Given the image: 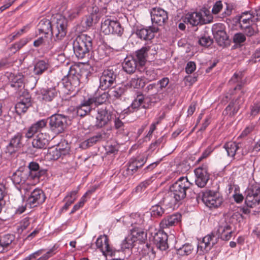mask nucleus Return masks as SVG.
Instances as JSON below:
<instances>
[{"label": "nucleus", "instance_id": "obj_16", "mask_svg": "<svg viewBox=\"0 0 260 260\" xmlns=\"http://www.w3.org/2000/svg\"><path fill=\"white\" fill-rule=\"evenodd\" d=\"M151 18L153 24L163 25L168 20V13L160 8H153L151 10Z\"/></svg>", "mask_w": 260, "mask_h": 260}, {"label": "nucleus", "instance_id": "obj_57", "mask_svg": "<svg viewBox=\"0 0 260 260\" xmlns=\"http://www.w3.org/2000/svg\"><path fill=\"white\" fill-rule=\"evenodd\" d=\"M146 100V99L144 98V95L142 94H138L135 99V101L140 104L142 107L144 109L149 108V105L145 103Z\"/></svg>", "mask_w": 260, "mask_h": 260}, {"label": "nucleus", "instance_id": "obj_14", "mask_svg": "<svg viewBox=\"0 0 260 260\" xmlns=\"http://www.w3.org/2000/svg\"><path fill=\"white\" fill-rule=\"evenodd\" d=\"M196 184L199 187L203 188L206 186L210 178L206 165H202L196 168L194 171Z\"/></svg>", "mask_w": 260, "mask_h": 260}, {"label": "nucleus", "instance_id": "obj_26", "mask_svg": "<svg viewBox=\"0 0 260 260\" xmlns=\"http://www.w3.org/2000/svg\"><path fill=\"white\" fill-rule=\"evenodd\" d=\"M47 123V120L41 119L32 124L26 131L25 136L27 139L31 138L35 134L40 132Z\"/></svg>", "mask_w": 260, "mask_h": 260}, {"label": "nucleus", "instance_id": "obj_47", "mask_svg": "<svg viewBox=\"0 0 260 260\" xmlns=\"http://www.w3.org/2000/svg\"><path fill=\"white\" fill-rule=\"evenodd\" d=\"M193 247L191 244H185L177 249V253L181 256L188 255L191 253Z\"/></svg>", "mask_w": 260, "mask_h": 260}, {"label": "nucleus", "instance_id": "obj_58", "mask_svg": "<svg viewBox=\"0 0 260 260\" xmlns=\"http://www.w3.org/2000/svg\"><path fill=\"white\" fill-rule=\"evenodd\" d=\"M214 150V148L211 146H208L206 149L203 152L201 157L198 159V162H200L203 159L207 158Z\"/></svg>", "mask_w": 260, "mask_h": 260}, {"label": "nucleus", "instance_id": "obj_64", "mask_svg": "<svg viewBox=\"0 0 260 260\" xmlns=\"http://www.w3.org/2000/svg\"><path fill=\"white\" fill-rule=\"evenodd\" d=\"M242 79V74L241 72L236 73L231 78L230 80V82L232 83H235L236 82H239Z\"/></svg>", "mask_w": 260, "mask_h": 260}, {"label": "nucleus", "instance_id": "obj_50", "mask_svg": "<svg viewBox=\"0 0 260 260\" xmlns=\"http://www.w3.org/2000/svg\"><path fill=\"white\" fill-rule=\"evenodd\" d=\"M136 241L128 235L122 241L121 243L122 248L124 249L131 248L134 246V243Z\"/></svg>", "mask_w": 260, "mask_h": 260}, {"label": "nucleus", "instance_id": "obj_19", "mask_svg": "<svg viewBox=\"0 0 260 260\" xmlns=\"http://www.w3.org/2000/svg\"><path fill=\"white\" fill-rule=\"evenodd\" d=\"M112 113L107 107H101L98 110V114L96 117V126L102 127L111 120Z\"/></svg>", "mask_w": 260, "mask_h": 260}, {"label": "nucleus", "instance_id": "obj_23", "mask_svg": "<svg viewBox=\"0 0 260 260\" xmlns=\"http://www.w3.org/2000/svg\"><path fill=\"white\" fill-rule=\"evenodd\" d=\"M134 57H126L122 63V68L123 70L128 74H132L134 73L137 68L138 70L142 72V68Z\"/></svg>", "mask_w": 260, "mask_h": 260}, {"label": "nucleus", "instance_id": "obj_4", "mask_svg": "<svg viewBox=\"0 0 260 260\" xmlns=\"http://www.w3.org/2000/svg\"><path fill=\"white\" fill-rule=\"evenodd\" d=\"M82 71L77 66H72L70 67L68 74L62 79L64 84V92L67 94H72L76 90L80 84V80L82 77Z\"/></svg>", "mask_w": 260, "mask_h": 260}, {"label": "nucleus", "instance_id": "obj_59", "mask_svg": "<svg viewBox=\"0 0 260 260\" xmlns=\"http://www.w3.org/2000/svg\"><path fill=\"white\" fill-rule=\"evenodd\" d=\"M91 10H88V11L90 12V15L93 16L95 19H99L101 17V14L99 13V8L96 6H93L90 8Z\"/></svg>", "mask_w": 260, "mask_h": 260}, {"label": "nucleus", "instance_id": "obj_63", "mask_svg": "<svg viewBox=\"0 0 260 260\" xmlns=\"http://www.w3.org/2000/svg\"><path fill=\"white\" fill-rule=\"evenodd\" d=\"M134 160V162L135 163V166H138V169L142 167L144 165L146 162V159L144 157L140 158H132Z\"/></svg>", "mask_w": 260, "mask_h": 260}, {"label": "nucleus", "instance_id": "obj_53", "mask_svg": "<svg viewBox=\"0 0 260 260\" xmlns=\"http://www.w3.org/2000/svg\"><path fill=\"white\" fill-rule=\"evenodd\" d=\"M246 40L245 36L241 32H238L234 35L233 37V42L236 44H241L244 42Z\"/></svg>", "mask_w": 260, "mask_h": 260}, {"label": "nucleus", "instance_id": "obj_36", "mask_svg": "<svg viewBox=\"0 0 260 260\" xmlns=\"http://www.w3.org/2000/svg\"><path fill=\"white\" fill-rule=\"evenodd\" d=\"M127 90L126 86L125 85H120L112 87L109 91V96L114 99H119L124 94Z\"/></svg>", "mask_w": 260, "mask_h": 260}, {"label": "nucleus", "instance_id": "obj_6", "mask_svg": "<svg viewBox=\"0 0 260 260\" xmlns=\"http://www.w3.org/2000/svg\"><path fill=\"white\" fill-rule=\"evenodd\" d=\"M50 131L55 135L64 132L68 125V117L62 114H55L48 119Z\"/></svg>", "mask_w": 260, "mask_h": 260}, {"label": "nucleus", "instance_id": "obj_11", "mask_svg": "<svg viewBox=\"0 0 260 260\" xmlns=\"http://www.w3.org/2000/svg\"><path fill=\"white\" fill-rule=\"evenodd\" d=\"M101 27L105 34H112L119 36L123 34V28L117 20L107 19L102 23Z\"/></svg>", "mask_w": 260, "mask_h": 260}, {"label": "nucleus", "instance_id": "obj_3", "mask_svg": "<svg viewBox=\"0 0 260 260\" xmlns=\"http://www.w3.org/2000/svg\"><path fill=\"white\" fill-rule=\"evenodd\" d=\"M67 20L62 16L56 19L55 27L52 28L51 21L46 18L40 20L37 25L40 34H48L50 32L56 40H61L65 37L67 32Z\"/></svg>", "mask_w": 260, "mask_h": 260}, {"label": "nucleus", "instance_id": "obj_38", "mask_svg": "<svg viewBox=\"0 0 260 260\" xmlns=\"http://www.w3.org/2000/svg\"><path fill=\"white\" fill-rule=\"evenodd\" d=\"M91 103L88 102V99L84 101L80 105L77 107L76 111L78 116L83 117L87 115L91 110Z\"/></svg>", "mask_w": 260, "mask_h": 260}, {"label": "nucleus", "instance_id": "obj_43", "mask_svg": "<svg viewBox=\"0 0 260 260\" xmlns=\"http://www.w3.org/2000/svg\"><path fill=\"white\" fill-rule=\"evenodd\" d=\"M124 123L119 118H116L114 120V127L117 129V134L122 136H127L128 131L124 128Z\"/></svg>", "mask_w": 260, "mask_h": 260}, {"label": "nucleus", "instance_id": "obj_41", "mask_svg": "<svg viewBox=\"0 0 260 260\" xmlns=\"http://www.w3.org/2000/svg\"><path fill=\"white\" fill-rule=\"evenodd\" d=\"M132 226L134 228L135 226L138 227L144 226L145 221L143 215L139 213H133L131 215Z\"/></svg>", "mask_w": 260, "mask_h": 260}, {"label": "nucleus", "instance_id": "obj_31", "mask_svg": "<svg viewBox=\"0 0 260 260\" xmlns=\"http://www.w3.org/2000/svg\"><path fill=\"white\" fill-rule=\"evenodd\" d=\"M8 78L12 87L20 88L23 84L24 76L21 73L15 74L10 73Z\"/></svg>", "mask_w": 260, "mask_h": 260}, {"label": "nucleus", "instance_id": "obj_39", "mask_svg": "<svg viewBox=\"0 0 260 260\" xmlns=\"http://www.w3.org/2000/svg\"><path fill=\"white\" fill-rule=\"evenodd\" d=\"M49 68V64L48 62L43 60H39L35 65L34 74L37 75H42Z\"/></svg>", "mask_w": 260, "mask_h": 260}, {"label": "nucleus", "instance_id": "obj_40", "mask_svg": "<svg viewBox=\"0 0 260 260\" xmlns=\"http://www.w3.org/2000/svg\"><path fill=\"white\" fill-rule=\"evenodd\" d=\"M238 100L237 99L235 102L229 104L223 112L224 114L233 116L237 113L240 108V104Z\"/></svg>", "mask_w": 260, "mask_h": 260}, {"label": "nucleus", "instance_id": "obj_29", "mask_svg": "<svg viewBox=\"0 0 260 260\" xmlns=\"http://www.w3.org/2000/svg\"><path fill=\"white\" fill-rule=\"evenodd\" d=\"M255 14L251 11H245L237 17V22L239 23L240 28L249 25L251 23L255 22L253 20Z\"/></svg>", "mask_w": 260, "mask_h": 260}, {"label": "nucleus", "instance_id": "obj_7", "mask_svg": "<svg viewBox=\"0 0 260 260\" xmlns=\"http://www.w3.org/2000/svg\"><path fill=\"white\" fill-rule=\"evenodd\" d=\"M202 200L210 209L217 208L223 202V199L219 192L211 190H207L202 192Z\"/></svg>", "mask_w": 260, "mask_h": 260}, {"label": "nucleus", "instance_id": "obj_17", "mask_svg": "<svg viewBox=\"0 0 260 260\" xmlns=\"http://www.w3.org/2000/svg\"><path fill=\"white\" fill-rule=\"evenodd\" d=\"M98 248L103 252L105 256H113L115 253L113 247L109 243V239L107 236L104 235L99 236L95 242Z\"/></svg>", "mask_w": 260, "mask_h": 260}, {"label": "nucleus", "instance_id": "obj_15", "mask_svg": "<svg viewBox=\"0 0 260 260\" xmlns=\"http://www.w3.org/2000/svg\"><path fill=\"white\" fill-rule=\"evenodd\" d=\"M28 173L27 171L17 170L14 172L12 177L11 179L16 185H19V187H17L18 189L21 191L23 189L25 191H28L29 189L25 187V182L27 179H29Z\"/></svg>", "mask_w": 260, "mask_h": 260}, {"label": "nucleus", "instance_id": "obj_21", "mask_svg": "<svg viewBox=\"0 0 260 260\" xmlns=\"http://www.w3.org/2000/svg\"><path fill=\"white\" fill-rule=\"evenodd\" d=\"M181 215L179 213L168 215L160 221L159 223L160 228L164 229L175 226L181 221Z\"/></svg>", "mask_w": 260, "mask_h": 260}, {"label": "nucleus", "instance_id": "obj_27", "mask_svg": "<svg viewBox=\"0 0 260 260\" xmlns=\"http://www.w3.org/2000/svg\"><path fill=\"white\" fill-rule=\"evenodd\" d=\"M50 137L49 135L40 133L38 134L32 142V145L37 149H44L47 146Z\"/></svg>", "mask_w": 260, "mask_h": 260}, {"label": "nucleus", "instance_id": "obj_9", "mask_svg": "<svg viewBox=\"0 0 260 260\" xmlns=\"http://www.w3.org/2000/svg\"><path fill=\"white\" fill-rule=\"evenodd\" d=\"M245 203L251 208L257 205L260 202L259 185L252 184L245 191Z\"/></svg>", "mask_w": 260, "mask_h": 260}, {"label": "nucleus", "instance_id": "obj_10", "mask_svg": "<svg viewBox=\"0 0 260 260\" xmlns=\"http://www.w3.org/2000/svg\"><path fill=\"white\" fill-rule=\"evenodd\" d=\"M117 74L113 69L104 70L100 78V87L106 90L111 87L116 81Z\"/></svg>", "mask_w": 260, "mask_h": 260}, {"label": "nucleus", "instance_id": "obj_30", "mask_svg": "<svg viewBox=\"0 0 260 260\" xmlns=\"http://www.w3.org/2000/svg\"><path fill=\"white\" fill-rule=\"evenodd\" d=\"M109 138L108 135L105 133H99L97 135L90 137L81 143V147L84 149L92 146L98 142L106 140Z\"/></svg>", "mask_w": 260, "mask_h": 260}, {"label": "nucleus", "instance_id": "obj_51", "mask_svg": "<svg viewBox=\"0 0 260 260\" xmlns=\"http://www.w3.org/2000/svg\"><path fill=\"white\" fill-rule=\"evenodd\" d=\"M166 139L164 136L160 137L157 140H156L155 142H152L150 146L149 149L151 151H154L158 147H159L160 144H164L166 143Z\"/></svg>", "mask_w": 260, "mask_h": 260}, {"label": "nucleus", "instance_id": "obj_22", "mask_svg": "<svg viewBox=\"0 0 260 260\" xmlns=\"http://www.w3.org/2000/svg\"><path fill=\"white\" fill-rule=\"evenodd\" d=\"M28 168L29 171H27L28 177L35 181H38L40 178L46 173V170L40 169L39 165L36 162H30Z\"/></svg>", "mask_w": 260, "mask_h": 260}, {"label": "nucleus", "instance_id": "obj_45", "mask_svg": "<svg viewBox=\"0 0 260 260\" xmlns=\"http://www.w3.org/2000/svg\"><path fill=\"white\" fill-rule=\"evenodd\" d=\"M165 213V209L160 205L152 206L150 209L151 215L153 217L158 218Z\"/></svg>", "mask_w": 260, "mask_h": 260}, {"label": "nucleus", "instance_id": "obj_32", "mask_svg": "<svg viewBox=\"0 0 260 260\" xmlns=\"http://www.w3.org/2000/svg\"><path fill=\"white\" fill-rule=\"evenodd\" d=\"M42 99L46 102H51L57 96L58 91L55 87L43 88L40 90Z\"/></svg>", "mask_w": 260, "mask_h": 260}, {"label": "nucleus", "instance_id": "obj_46", "mask_svg": "<svg viewBox=\"0 0 260 260\" xmlns=\"http://www.w3.org/2000/svg\"><path fill=\"white\" fill-rule=\"evenodd\" d=\"M15 239V236L12 234H6L0 239V245L3 247H7Z\"/></svg>", "mask_w": 260, "mask_h": 260}, {"label": "nucleus", "instance_id": "obj_2", "mask_svg": "<svg viewBox=\"0 0 260 260\" xmlns=\"http://www.w3.org/2000/svg\"><path fill=\"white\" fill-rule=\"evenodd\" d=\"M191 185L192 183L186 177L179 178L170 186L169 191L164 198V201L171 205H175L185 198L186 191Z\"/></svg>", "mask_w": 260, "mask_h": 260}, {"label": "nucleus", "instance_id": "obj_55", "mask_svg": "<svg viewBox=\"0 0 260 260\" xmlns=\"http://www.w3.org/2000/svg\"><path fill=\"white\" fill-rule=\"evenodd\" d=\"M144 91L146 92L149 96L156 92H158V90L156 89V85L155 83L150 84L147 85L144 89Z\"/></svg>", "mask_w": 260, "mask_h": 260}, {"label": "nucleus", "instance_id": "obj_56", "mask_svg": "<svg viewBox=\"0 0 260 260\" xmlns=\"http://www.w3.org/2000/svg\"><path fill=\"white\" fill-rule=\"evenodd\" d=\"M260 111V102L254 103L250 107V115L255 116Z\"/></svg>", "mask_w": 260, "mask_h": 260}, {"label": "nucleus", "instance_id": "obj_20", "mask_svg": "<svg viewBox=\"0 0 260 260\" xmlns=\"http://www.w3.org/2000/svg\"><path fill=\"white\" fill-rule=\"evenodd\" d=\"M168 235L162 231H159L153 236L154 243L160 250H166L169 248Z\"/></svg>", "mask_w": 260, "mask_h": 260}, {"label": "nucleus", "instance_id": "obj_24", "mask_svg": "<svg viewBox=\"0 0 260 260\" xmlns=\"http://www.w3.org/2000/svg\"><path fill=\"white\" fill-rule=\"evenodd\" d=\"M185 19L192 26L210 23L211 20L204 19L201 12H193L186 15Z\"/></svg>", "mask_w": 260, "mask_h": 260}, {"label": "nucleus", "instance_id": "obj_49", "mask_svg": "<svg viewBox=\"0 0 260 260\" xmlns=\"http://www.w3.org/2000/svg\"><path fill=\"white\" fill-rule=\"evenodd\" d=\"M198 43L202 46L208 47L212 44L213 41L209 36L204 35L199 38Z\"/></svg>", "mask_w": 260, "mask_h": 260}, {"label": "nucleus", "instance_id": "obj_8", "mask_svg": "<svg viewBox=\"0 0 260 260\" xmlns=\"http://www.w3.org/2000/svg\"><path fill=\"white\" fill-rule=\"evenodd\" d=\"M70 146L65 140L61 141L57 145L49 148L47 156L52 160H57L61 157L69 155Z\"/></svg>", "mask_w": 260, "mask_h": 260}, {"label": "nucleus", "instance_id": "obj_60", "mask_svg": "<svg viewBox=\"0 0 260 260\" xmlns=\"http://www.w3.org/2000/svg\"><path fill=\"white\" fill-rule=\"evenodd\" d=\"M85 197L83 196L80 199V202L75 205L71 212V214L74 213L75 212L79 210L81 207H83L84 203L86 201Z\"/></svg>", "mask_w": 260, "mask_h": 260}, {"label": "nucleus", "instance_id": "obj_1", "mask_svg": "<svg viewBox=\"0 0 260 260\" xmlns=\"http://www.w3.org/2000/svg\"><path fill=\"white\" fill-rule=\"evenodd\" d=\"M233 226L231 224L224 222L220 224L217 231L218 237L211 233L206 236L198 246V252L200 254L208 252L212 247L217 243V238H220L223 240L228 241L232 237L233 234Z\"/></svg>", "mask_w": 260, "mask_h": 260}, {"label": "nucleus", "instance_id": "obj_61", "mask_svg": "<svg viewBox=\"0 0 260 260\" xmlns=\"http://www.w3.org/2000/svg\"><path fill=\"white\" fill-rule=\"evenodd\" d=\"M223 6L222 2L220 1H217L214 5L212 12L214 14H218L222 9Z\"/></svg>", "mask_w": 260, "mask_h": 260}, {"label": "nucleus", "instance_id": "obj_35", "mask_svg": "<svg viewBox=\"0 0 260 260\" xmlns=\"http://www.w3.org/2000/svg\"><path fill=\"white\" fill-rule=\"evenodd\" d=\"M223 147L226 150L228 155L234 158L237 151L241 147V144L229 142L224 145Z\"/></svg>", "mask_w": 260, "mask_h": 260}, {"label": "nucleus", "instance_id": "obj_37", "mask_svg": "<svg viewBox=\"0 0 260 260\" xmlns=\"http://www.w3.org/2000/svg\"><path fill=\"white\" fill-rule=\"evenodd\" d=\"M134 160L131 158L128 163L122 169V174L127 177L132 176L138 171V166H135Z\"/></svg>", "mask_w": 260, "mask_h": 260}, {"label": "nucleus", "instance_id": "obj_44", "mask_svg": "<svg viewBox=\"0 0 260 260\" xmlns=\"http://www.w3.org/2000/svg\"><path fill=\"white\" fill-rule=\"evenodd\" d=\"M131 87L134 88H142L145 85L144 79L142 77H135L131 80L129 82Z\"/></svg>", "mask_w": 260, "mask_h": 260}, {"label": "nucleus", "instance_id": "obj_48", "mask_svg": "<svg viewBox=\"0 0 260 260\" xmlns=\"http://www.w3.org/2000/svg\"><path fill=\"white\" fill-rule=\"evenodd\" d=\"M243 30L245 34L248 37H251L254 36L257 33V29L256 26L254 27L251 25V24L248 25H246L244 27L240 28Z\"/></svg>", "mask_w": 260, "mask_h": 260}, {"label": "nucleus", "instance_id": "obj_34", "mask_svg": "<svg viewBox=\"0 0 260 260\" xmlns=\"http://www.w3.org/2000/svg\"><path fill=\"white\" fill-rule=\"evenodd\" d=\"M22 138V135L20 133H17L10 140V142L7 147V149L10 153H12L21 147V141Z\"/></svg>", "mask_w": 260, "mask_h": 260}, {"label": "nucleus", "instance_id": "obj_42", "mask_svg": "<svg viewBox=\"0 0 260 260\" xmlns=\"http://www.w3.org/2000/svg\"><path fill=\"white\" fill-rule=\"evenodd\" d=\"M109 95V92H104L99 96L89 98L88 102L91 103L92 104L93 103H94L95 105L102 104L107 101Z\"/></svg>", "mask_w": 260, "mask_h": 260}, {"label": "nucleus", "instance_id": "obj_13", "mask_svg": "<svg viewBox=\"0 0 260 260\" xmlns=\"http://www.w3.org/2000/svg\"><path fill=\"white\" fill-rule=\"evenodd\" d=\"M212 31L218 44L220 46H225L228 42V36L225 31L224 25L222 23L214 24Z\"/></svg>", "mask_w": 260, "mask_h": 260}, {"label": "nucleus", "instance_id": "obj_18", "mask_svg": "<svg viewBox=\"0 0 260 260\" xmlns=\"http://www.w3.org/2000/svg\"><path fill=\"white\" fill-rule=\"evenodd\" d=\"M151 51H152V54H154L156 53L155 49L151 48V47L149 46H143L135 52V58L138 61V64H139L142 69L146 63L148 53H150Z\"/></svg>", "mask_w": 260, "mask_h": 260}, {"label": "nucleus", "instance_id": "obj_5", "mask_svg": "<svg viewBox=\"0 0 260 260\" xmlns=\"http://www.w3.org/2000/svg\"><path fill=\"white\" fill-rule=\"evenodd\" d=\"M73 46L74 52L78 59L88 57L92 47V39L86 35L81 34L74 40Z\"/></svg>", "mask_w": 260, "mask_h": 260}, {"label": "nucleus", "instance_id": "obj_54", "mask_svg": "<svg viewBox=\"0 0 260 260\" xmlns=\"http://www.w3.org/2000/svg\"><path fill=\"white\" fill-rule=\"evenodd\" d=\"M29 220L30 218L28 217L23 218L20 222L19 225L18 226V231L21 230V231L22 232L23 230H25L30 224Z\"/></svg>", "mask_w": 260, "mask_h": 260}, {"label": "nucleus", "instance_id": "obj_12", "mask_svg": "<svg viewBox=\"0 0 260 260\" xmlns=\"http://www.w3.org/2000/svg\"><path fill=\"white\" fill-rule=\"evenodd\" d=\"M46 198L45 194L42 189L36 188L28 198L26 206L30 208L38 207L45 202Z\"/></svg>", "mask_w": 260, "mask_h": 260}, {"label": "nucleus", "instance_id": "obj_52", "mask_svg": "<svg viewBox=\"0 0 260 260\" xmlns=\"http://www.w3.org/2000/svg\"><path fill=\"white\" fill-rule=\"evenodd\" d=\"M152 181L150 179H147L144 181L140 183L136 187V191L137 192H141L143 191L150 184Z\"/></svg>", "mask_w": 260, "mask_h": 260}, {"label": "nucleus", "instance_id": "obj_62", "mask_svg": "<svg viewBox=\"0 0 260 260\" xmlns=\"http://www.w3.org/2000/svg\"><path fill=\"white\" fill-rule=\"evenodd\" d=\"M196 68V63L193 61H189L186 64L185 71L187 74H191L194 71Z\"/></svg>", "mask_w": 260, "mask_h": 260}, {"label": "nucleus", "instance_id": "obj_25", "mask_svg": "<svg viewBox=\"0 0 260 260\" xmlns=\"http://www.w3.org/2000/svg\"><path fill=\"white\" fill-rule=\"evenodd\" d=\"M157 27L154 26H150L148 28H143L137 31V35L141 40H151L154 37V34L158 31Z\"/></svg>", "mask_w": 260, "mask_h": 260}, {"label": "nucleus", "instance_id": "obj_33", "mask_svg": "<svg viewBox=\"0 0 260 260\" xmlns=\"http://www.w3.org/2000/svg\"><path fill=\"white\" fill-rule=\"evenodd\" d=\"M129 235L135 241H143L146 238V233L144 231V226H135L131 230Z\"/></svg>", "mask_w": 260, "mask_h": 260}, {"label": "nucleus", "instance_id": "obj_28", "mask_svg": "<svg viewBox=\"0 0 260 260\" xmlns=\"http://www.w3.org/2000/svg\"><path fill=\"white\" fill-rule=\"evenodd\" d=\"M31 105V99L29 94L21 96L20 101L15 105V110L18 114L25 113Z\"/></svg>", "mask_w": 260, "mask_h": 260}]
</instances>
